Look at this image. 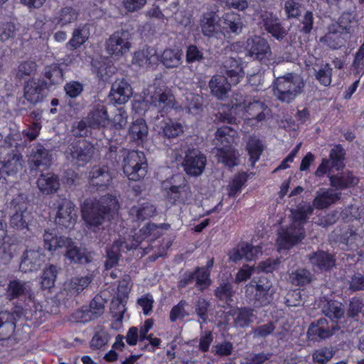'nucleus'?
<instances>
[{"mask_svg":"<svg viewBox=\"0 0 364 364\" xmlns=\"http://www.w3.org/2000/svg\"><path fill=\"white\" fill-rule=\"evenodd\" d=\"M149 130L146 122L142 119L134 121L129 127V135L135 141H144L148 135Z\"/></svg>","mask_w":364,"mask_h":364,"instance_id":"72a5a7b5","label":"nucleus"},{"mask_svg":"<svg viewBox=\"0 0 364 364\" xmlns=\"http://www.w3.org/2000/svg\"><path fill=\"white\" fill-rule=\"evenodd\" d=\"M111 338L109 333L101 329L97 331L90 341V348L94 350H98L106 346Z\"/></svg>","mask_w":364,"mask_h":364,"instance_id":"09e8293b","label":"nucleus"},{"mask_svg":"<svg viewBox=\"0 0 364 364\" xmlns=\"http://www.w3.org/2000/svg\"><path fill=\"white\" fill-rule=\"evenodd\" d=\"M323 323V321H320L318 323L312 324L309 328L307 334L309 339L326 338L331 335V332L322 326Z\"/></svg>","mask_w":364,"mask_h":364,"instance_id":"864d4df0","label":"nucleus"},{"mask_svg":"<svg viewBox=\"0 0 364 364\" xmlns=\"http://www.w3.org/2000/svg\"><path fill=\"white\" fill-rule=\"evenodd\" d=\"M277 260L268 259L265 262H261L257 267L244 265L237 272L235 277V282L240 283L246 281L252 274L259 273V272H272L277 267Z\"/></svg>","mask_w":364,"mask_h":364,"instance_id":"dca6fc26","label":"nucleus"},{"mask_svg":"<svg viewBox=\"0 0 364 364\" xmlns=\"http://www.w3.org/2000/svg\"><path fill=\"white\" fill-rule=\"evenodd\" d=\"M37 185L40 191L46 194L57 191L60 187L58 177L50 173L41 175L37 181Z\"/></svg>","mask_w":364,"mask_h":364,"instance_id":"c85d7f7f","label":"nucleus"},{"mask_svg":"<svg viewBox=\"0 0 364 364\" xmlns=\"http://www.w3.org/2000/svg\"><path fill=\"white\" fill-rule=\"evenodd\" d=\"M6 295L10 299L22 295H26L29 299H31V283L16 279L12 280L9 282L6 289Z\"/></svg>","mask_w":364,"mask_h":364,"instance_id":"393cba45","label":"nucleus"},{"mask_svg":"<svg viewBox=\"0 0 364 364\" xmlns=\"http://www.w3.org/2000/svg\"><path fill=\"white\" fill-rule=\"evenodd\" d=\"M21 156L18 154H12L6 160L2 161L1 168L4 172L9 175L21 168Z\"/></svg>","mask_w":364,"mask_h":364,"instance_id":"a18cd8bd","label":"nucleus"},{"mask_svg":"<svg viewBox=\"0 0 364 364\" xmlns=\"http://www.w3.org/2000/svg\"><path fill=\"white\" fill-rule=\"evenodd\" d=\"M23 95L31 104L42 101L46 96V84L40 80H29L25 85Z\"/></svg>","mask_w":364,"mask_h":364,"instance_id":"6ab92c4d","label":"nucleus"},{"mask_svg":"<svg viewBox=\"0 0 364 364\" xmlns=\"http://www.w3.org/2000/svg\"><path fill=\"white\" fill-rule=\"evenodd\" d=\"M343 149L340 146L333 147L330 153V159L332 166L337 170L343 167Z\"/></svg>","mask_w":364,"mask_h":364,"instance_id":"e2e57ef3","label":"nucleus"},{"mask_svg":"<svg viewBox=\"0 0 364 364\" xmlns=\"http://www.w3.org/2000/svg\"><path fill=\"white\" fill-rule=\"evenodd\" d=\"M202 33L208 37L214 36L221 32L219 18L213 11L204 13L200 21Z\"/></svg>","mask_w":364,"mask_h":364,"instance_id":"412c9836","label":"nucleus"},{"mask_svg":"<svg viewBox=\"0 0 364 364\" xmlns=\"http://www.w3.org/2000/svg\"><path fill=\"white\" fill-rule=\"evenodd\" d=\"M232 63L235 64L236 67L227 72V77L216 75L212 77L209 82L212 94L218 99L225 97L230 90V86L237 85L243 77L244 72L242 67L237 65V63L235 60Z\"/></svg>","mask_w":364,"mask_h":364,"instance_id":"0eeeda50","label":"nucleus"},{"mask_svg":"<svg viewBox=\"0 0 364 364\" xmlns=\"http://www.w3.org/2000/svg\"><path fill=\"white\" fill-rule=\"evenodd\" d=\"M182 53L179 48L166 49L161 57V63L167 68H176L181 63Z\"/></svg>","mask_w":364,"mask_h":364,"instance_id":"58836bf2","label":"nucleus"},{"mask_svg":"<svg viewBox=\"0 0 364 364\" xmlns=\"http://www.w3.org/2000/svg\"><path fill=\"white\" fill-rule=\"evenodd\" d=\"M90 31L87 25H81L73 30L72 37L66 44L68 49L74 50L83 45L89 38Z\"/></svg>","mask_w":364,"mask_h":364,"instance_id":"cd10ccee","label":"nucleus"},{"mask_svg":"<svg viewBox=\"0 0 364 364\" xmlns=\"http://www.w3.org/2000/svg\"><path fill=\"white\" fill-rule=\"evenodd\" d=\"M57 269L53 265L46 267L40 278V284L43 289H50L54 286L57 277Z\"/></svg>","mask_w":364,"mask_h":364,"instance_id":"c03bdc74","label":"nucleus"},{"mask_svg":"<svg viewBox=\"0 0 364 364\" xmlns=\"http://www.w3.org/2000/svg\"><path fill=\"white\" fill-rule=\"evenodd\" d=\"M309 259L314 266V271H326L334 265V260L332 257L324 252L313 254Z\"/></svg>","mask_w":364,"mask_h":364,"instance_id":"7c9ffc66","label":"nucleus"},{"mask_svg":"<svg viewBox=\"0 0 364 364\" xmlns=\"http://www.w3.org/2000/svg\"><path fill=\"white\" fill-rule=\"evenodd\" d=\"M90 183L93 186H103L108 185L111 181L110 174L100 168H95L90 173Z\"/></svg>","mask_w":364,"mask_h":364,"instance_id":"79ce46f5","label":"nucleus"},{"mask_svg":"<svg viewBox=\"0 0 364 364\" xmlns=\"http://www.w3.org/2000/svg\"><path fill=\"white\" fill-rule=\"evenodd\" d=\"M159 228L154 224H149L140 230L141 235L136 239L119 238L114 242L112 247L107 251L105 267L107 269L112 268L119 259L120 252H127L138 247L139 243L144 239L149 238L152 234L158 232Z\"/></svg>","mask_w":364,"mask_h":364,"instance_id":"39448f33","label":"nucleus"},{"mask_svg":"<svg viewBox=\"0 0 364 364\" xmlns=\"http://www.w3.org/2000/svg\"><path fill=\"white\" fill-rule=\"evenodd\" d=\"M158 61L156 52L154 48H146L134 53L133 63L140 67H148L155 65Z\"/></svg>","mask_w":364,"mask_h":364,"instance_id":"c756f323","label":"nucleus"},{"mask_svg":"<svg viewBox=\"0 0 364 364\" xmlns=\"http://www.w3.org/2000/svg\"><path fill=\"white\" fill-rule=\"evenodd\" d=\"M331 186L338 188H344L357 183V178L348 173H343L341 176L330 178Z\"/></svg>","mask_w":364,"mask_h":364,"instance_id":"49530a36","label":"nucleus"},{"mask_svg":"<svg viewBox=\"0 0 364 364\" xmlns=\"http://www.w3.org/2000/svg\"><path fill=\"white\" fill-rule=\"evenodd\" d=\"M127 122V114L123 108L117 109L113 119H110V125L108 128L120 129L123 128Z\"/></svg>","mask_w":364,"mask_h":364,"instance_id":"13d9d810","label":"nucleus"},{"mask_svg":"<svg viewBox=\"0 0 364 364\" xmlns=\"http://www.w3.org/2000/svg\"><path fill=\"white\" fill-rule=\"evenodd\" d=\"M132 41L130 32L126 30L117 31L106 41V50L111 56L119 59L129 52Z\"/></svg>","mask_w":364,"mask_h":364,"instance_id":"9b49d317","label":"nucleus"},{"mask_svg":"<svg viewBox=\"0 0 364 364\" xmlns=\"http://www.w3.org/2000/svg\"><path fill=\"white\" fill-rule=\"evenodd\" d=\"M131 211L132 214L136 213L138 219L144 220L154 214L155 208L151 203H145L139 208L134 207Z\"/></svg>","mask_w":364,"mask_h":364,"instance_id":"bf43d9fd","label":"nucleus"},{"mask_svg":"<svg viewBox=\"0 0 364 364\" xmlns=\"http://www.w3.org/2000/svg\"><path fill=\"white\" fill-rule=\"evenodd\" d=\"M10 219V226L16 230L25 229L28 226V220L29 218L28 212L20 213L12 212Z\"/></svg>","mask_w":364,"mask_h":364,"instance_id":"603ef678","label":"nucleus"},{"mask_svg":"<svg viewBox=\"0 0 364 364\" xmlns=\"http://www.w3.org/2000/svg\"><path fill=\"white\" fill-rule=\"evenodd\" d=\"M245 50L250 57L260 61L268 60L272 54L267 41L257 36L247 39Z\"/></svg>","mask_w":364,"mask_h":364,"instance_id":"ddd939ff","label":"nucleus"},{"mask_svg":"<svg viewBox=\"0 0 364 364\" xmlns=\"http://www.w3.org/2000/svg\"><path fill=\"white\" fill-rule=\"evenodd\" d=\"M9 202V208L12 212H28V200L25 195L16 193L12 196L11 198H8Z\"/></svg>","mask_w":364,"mask_h":364,"instance_id":"37998d69","label":"nucleus"},{"mask_svg":"<svg viewBox=\"0 0 364 364\" xmlns=\"http://www.w3.org/2000/svg\"><path fill=\"white\" fill-rule=\"evenodd\" d=\"M244 24L240 16L235 13H228L223 16V26L221 33L225 36L230 33L239 35L242 33Z\"/></svg>","mask_w":364,"mask_h":364,"instance_id":"5701e85b","label":"nucleus"},{"mask_svg":"<svg viewBox=\"0 0 364 364\" xmlns=\"http://www.w3.org/2000/svg\"><path fill=\"white\" fill-rule=\"evenodd\" d=\"M91 280L90 276L73 277L70 281L65 283L64 289L68 291L71 296L77 295L88 287Z\"/></svg>","mask_w":364,"mask_h":364,"instance_id":"f704fd0d","label":"nucleus"},{"mask_svg":"<svg viewBox=\"0 0 364 364\" xmlns=\"http://www.w3.org/2000/svg\"><path fill=\"white\" fill-rule=\"evenodd\" d=\"M105 306L102 299L99 297H95L90 303V309L87 314L89 319H95L104 313Z\"/></svg>","mask_w":364,"mask_h":364,"instance_id":"680f3d73","label":"nucleus"},{"mask_svg":"<svg viewBox=\"0 0 364 364\" xmlns=\"http://www.w3.org/2000/svg\"><path fill=\"white\" fill-rule=\"evenodd\" d=\"M119 208V203L113 196L102 198L100 205L85 200L82 208V218L90 228H95L102 224L105 218H113Z\"/></svg>","mask_w":364,"mask_h":364,"instance_id":"f257e3e1","label":"nucleus"},{"mask_svg":"<svg viewBox=\"0 0 364 364\" xmlns=\"http://www.w3.org/2000/svg\"><path fill=\"white\" fill-rule=\"evenodd\" d=\"M66 257L70 262L75 263H87L91 259V255L85 249L79 248L73 245V242L70 240V244L67 245Z\"/></svg>","mask_w":364,"mask_h":364,"instance_id":"2f4dec72","label":"nucleus"},{"mask_svg":"<svg viewBox=\"0 0 364 364\" xmlns=\"http://www.w3.org/2000/svg\"><path fill=\"white\" fill-rule=\"evenodd\" d=\"M94 152V148L86 141H80L75 146L69 148L66 152L67 157L77 164L83 165L85 162L90 161Z\"/></svg>","mask_w":364,"mask_h":364,"instance_id":"2eb2a0df","label":"nucleus"},{"mask_svg":"<svg viewBox=\"0 0 364 364\" xmlns=\"http://www.w3.org/2000/svg\"><path fill=\"white\" fill-rule=\"evenodd\" d=\"M146 167L145 155L141 151H129L124 160V173L132 181L143 178L146 174Z\"/></svg>","mask_w":364,"mask_h":364,"instance_id":"9d476101","label":"nucleus"},{"mask_svg":"<svg viewBox=\"0 0 364 364\" xmlns=\"http://www.w3.org/2000/svg\"><path fill=\"white\" fill-rule=\"evenodd\" d=\"M202 105V98L193 93H187L186 95V109L189 113L197 114L199 113Z\"/></svg>","mask_w":364,"mask_h":364,"instance_id":"3c124183","label":"nucleus"},{"mask_svg":"<svg viewBox=\"0 0 364 364\" xmlns=\"http://www.w3.org/2000/svg\"><path fill=\"white\" fill-rule=\"evenodd\" d=\"M333 357V352L330 348H323L316 350L313 354L315 362L324 364Z\"/></svg>","mask_w":364,"mask_h":364,"instance_id":"338daca9","label":"nucleus"},{"mask_svg":"<svg viewBox=\"0 0 364 364\" xmlns=\"http://www.w3.org/2000/svg\"><path fill=\"white\" fill-rule=\"evenodd\" d=\"M289 279L293 284L304 285L311 282V274L305 269H299L292 272L289 276Z\"/></svg>","mask_w":364,"mask_h":364,"instance_id":"4d7b16f0","label":"nucleus"},{"mask_svg":"<svg viewBox=\"0 0 364 364\" xmlns=\"http://www.w3.org/2000/svg\"><path fill=\"white\" fill-rule=\"evenodd\" d=\"M164 196L171 203H184L190 197V190L181 175H175L162 182Z\"/></svg>","mask_w":364,"mask_h":364,"instance_id":"1a4fd4ad","label":"nucleus"},{"mask_svg":"<svg viewBox=\"0 0 364 364\" xmlns=\"http://www.w3.org/2000/svg\"><path fill=\"white\" fill-rule=\"evenodd\" d=\"M50 161L51 159L48 151L41 146L36 147L29 159V162L32 168L38 167L40 166H48Z\"/></svg>","mask_w":364,"mask_h":364,"instance_id":"c9c22d12","label":"nucleus"},{"mask_svg":"<svg viewBox=\"0 0 364 364\" xmlns=\"http://www.w3.org/2000/svg\"><path fill=\"white\" fill-rule=\"evenodd\" d=\"M9 316L6 312L0 313V338L2 339L10 336L14 331V323L8 321Z\"/></svg>","mask_w":364,"mask_h":364,"instance_id":"5fc2aeb1","label":"nucleus"},{"mask_svg":"<svg viewBox=\"0 0 364 364\" xmlns=\"http://www.w3.org/2000/svg\"><path fill=\"white\" fill-rule=\"evenodd\" d=\"M88 127L90 128H108L110 125V118L106 107L97 104L92 107L87 117Z\"/></svg>","mask_w":364,"mask_h":364,"instance_id":"a211bd4d","label":"nucleus"},{"mask_svg":"<svg viewBox=\"0 0 364 364\" xmlns=\"http://www.w3.org/2000/svg\"><path fill=\"white\" fill-rule=\"evenodd\" d=\"M231 103L230 114L225 115L223 118L224 121L226 120L230 123H236L237 118L250 119L246 114L261 121L264 119V112L267 110V107L262 102L251 97L243 98L242 96L238 95Z\"/></svg>","mask_w":364,"mask_h":364,"instance_id":"7ed1b4c3","label":"nucleus"},{"mask_svg":"<svg viewBox=\"0 0 364 364\" xmlns=\"http://www.w3.org/2000/svg\"><path fill=\"white\" fill-rule=\"evenodd\" d=\"M246 149L250 156V160L252 164H255L259 159L263 151L264 146L259 139L251 137L247 143Z\"/></svg>","mask_w":364,"mask_h":364,"instance_id":"ea45409f","label":"nucleus"},{"mask_svg":"<svg viewBox=\"0 0 364 364\" xmlns=\"http://www.w3.org/2000/svg\"><path fill=\"white\" fill-rule=\"evenodd\" d=\"M193 279L200 289H205L210 284V272L204 268H198L194 274H188L187 279L180 282V287H184Z\"/></svg>","mask_w":364,"mask_h":364,"instance_id":"bb28decb","label":"nucleus"},{"mask_svg":"<svg viewBox=\"0 0 364 364\" xmlns=\"http://www.w3.org/2000/svg\"><path fill=\"white\" fill-rule=\"evenodd\" d=\"M332 69L328 64H326L316 74L317 80L323 85L328 86L331 83Z\"/></svg>","mask_w":364,"mask_h":364,"instance_id":"69168bd1","label":"nucleus"},{"mask_svg":"<svg viewBox=\"0 0 364 364\" xmlns=\"http://www.w3.org/2000/svg\"><path fill=\"white\" fill-rule=\"evenodd\" d=\"M323 311L326 316L332 320L341 318L344 313L342 304L335 301H328L323 307Z\"/></svg>","mask_w":364,"mask_h":364,"instance_id":"de8ad7c7","label":"nucleus"},{"mask_svg":"<svg viewBox=\"0 0 364 364\" xmlns=\"http://www.w3.org/2000/svg\"><path fill=\"white\" fill-rule=\"evenodd\" d=\"M338 198V195L331 190H320L317 192L313 204L315 208L323 209L334 203Z\"/></svg>","mask_w":364,"mask_h":364,"instance_id":"4c0bfd02","label":"nucleus"},{"mask_svg":"<svg viewBox=\"0 0 364 364\" xmlns=\"http://www.w3.org/2000/svg\"><path fill=\"white\" fill-rule=\"evenodd\" d=\"M132 95L131 85L124 79L117 80L112 85L111 100L117 104L126 103Z\"/></svg>","mask_w":364,"mask_h":364,"instance_id":"aec40b11","label":"nucleus"},{"mask_svg":"<svg viewBox=\"0 0 364 364\" xmlns=\"http://www.w3.org/2000/svg\"><path fill=\"white\" fill-rule=\"evenodd\" d=\"M43 237L45 247L50 252H54L63 247H67L68 244H70V240L68 238L57 237L55 233L48 231L44 233Z\"/></svg>","mask_w":364,"mask_h":364,"instance_id":"e433bc0d","label":"nucleus"},{"mask_svg":"<svg viewBox=\"0 0 364 364\" xmlns=\"http://www.w3.org/2000/svg\"><path fill=\"white\" fill-rule=\"evenodd\" d=\"M313 212L310 205H306L292 212L293 222L289 228H282L279 232L277 243L279 250L289 249L304 237L302 224Z\"/></svg>","mask_w":364,"mask_h":364,"instance_id":"f03ea898","label":"nucleus"},{"mask_svg":"<svg viewBox=\"0 0 364 364\" xmlns=\"http://www.w3.org/2000/svg\"><path fill=\"white\" fill-rule=\"evenodd\" d=\"M187 306L188 304L185 301H181L174 306L170 312V320L173 322L178 318L190 315L191 313L186 309Z\"/></svg>","mask_w":364,"mask_h":364,"instance_id":"052dcab7","label":"nucleus"},{"mask_svg":"<svg viewBox=\"0 0 364 364\" xmlns=\"http://www.w3.org/2000/svg\"><path fill=\"white\" fill-rule=\"evenodd\" d=\"M255 291V299L262 305L269 304L275 290L272 288V282L266 277H260L258 280L254 278L247 286L246 293L248 295Z\"/></svg>","mask_w":364,"mask_h":364,"instance_id":"f8f14e48","label":"nucleus"},{"mask_svg":"<svg viewBox=\"0 0 364 364\" xmlns=\"http://www.w3.org/2000/svg\"><path fill=\"white\" fill-rule=\"evenodd\" d=\"M159 133L168 139H174L184 132L183 125L178 121L166 119H163L156 124Z\"/></svg>","mask_w":364,"mask_h":364,"instance_id":"4be33fe9","label":"nucleus"},{"mask_svg":"<svg viewBox=\"0 0 364 364\" xmlns=\"http://www.w3.org/2000/svg\"><path fill=\"white\" fill-rule=\"evenodd\" d=\"M206 159L197 150L189 151L185 158L183 166L186 172L191 176L202 173L205 166Z\"/></svg>","mask_w":364,"mask_h":364,"instance_id":"f3484780","label":"nucleus"},{"mask_svg":"<svg viewBox=\"0 0 364 364\" xmlns=\"http://www.w3.org/2000/svg\"><path fill=\"white\" fill-rule=\"evenodd\" d=\"M125 304L126 300L123 298L119 297L118 296L117 298L112 299L111 302L110 309L114 316L116 317L117 321L121 322L123 318V315L126 310Z\"/></svg>","mask_w":364,"mask_h":364,"instance_id":"6e6d98bb","label":"nucleus"},{"mask_svg":"<svg viewBox=\"0 0 364 364\" xmlns=\"http://www.w3.org/2000/svg\"><path fill=\"white\" fill-rule=\"evenodd\" d=\"M328 30L329 33L322 38L321 41L327 43L332 48L336 49L340 47L342 45V42H335L334 41H331V40L336 34L343 33L344 31H347V26H341L338 23H334L329 26Z\"/></svg>","mask_w":364,"mask_h":364,"instance_id":"a19ab883","label":"nucleus"},{"mask_svg":"<svg viewBox=\"0 0 364 364\" xmlns=\"http://www.w3.org/2000/svg\"><path fill=\"white\" fill-rule=\"evenodd\" d=\"M75 220L76 213L73 203L67 199L61 200L58 205L55 223L65 228H70L74 225Z\"/></svg>","mask_w":364,"mask_h":364,"instance_id":"4468645a","label":"nucleus"},{"mask_svg":"<svg viewBox=\"0 0 364 364\" xmlns=\"http://www.w3.org/2000/svg\"><path fill=\"white\" fill-rule=\"evenodd\" d=\"M262 21L265 29L277 39L283 38L287 31L281 26L278 18L272 13L265 12L262 16Z\"/></svg>","mask_w":364,"mask_h":364,"instance_id":"b1692460","label":"nucleus"},{"mask_svg":"<svg viewBox=\"0 0 364 364\" xmlns=\"http://www.w3.org/2000/svg\"><path fill=\"white\" fill-rule=\"evenodd\" d=\"M232 316L237 326L244 327L252 321V313L248 309H237L233 311Z\"/></svg>","mask_w":364,"mask_h":364,"instance_id":"8fccbe9b","label":"nucleus"},{"mask_svg":"<svg viewBox=\"0 0 364 364\" xmlns=\"http://www.w3.org/2000/svg\"><path fill=\"white\" fill-rule=\"evenodd\" d=\"M147 102L156 107L159 112H166L173 107L175 98L171 90L161 80H156L144 92V100L142 102H134V108L142 107L143 109H146Z\"/></svg>","mask_w":364,"mask_h":364,"instance_id":"20e7f679","label":"nucleus"},{"mask_svg":"<svg viewBox=\"0 0 364 364\" xmlns=\"http://www.w3.org/2000/svg\"><path fill=\"white\" fill-rule=\"evenodd\" d=\"M303 85V80L298 75L279 77L276 82L274 95L282 102H289L301 92Z\"/></svg>","mask_w":364,"mask_h":364,"instance_id":"6e6552de","label":"nucleus"},{"mask_svg":"<svg viewBox=\"0 0 364 364\" xmlns=\"http://www.w3.org/2000/svg\"><path fill=\"white\" fill-rule=\"evenodd\" d=\"M78 13L70 7H66L61 9L53 17L51 22L55 26L63 27L77 19Z\"/></svg>","mask_w":364,"mask_h":364,"instance_id":"473e14b6","label":"nucleus"},{"mask_svg":"<svg viewBox=\"0 0 364 364\" xmlns=\"http://www.w3.org/2000/svg\"><path fill=\"white\" fill-rule=\"evenodd\" d=\"M146 0H122V6L128 12H136L146 4Z\"/></svg>","mask_w":364,"mask_h":364,"instance_id":"774afa93","label":"nucleus"},{"mask_svg":"<svg viewBox=\"0 0 364 364\" xmlns=\"http://www.w3.org/2000/svg\"><path fill=\"white\" fill-rule=\"evenodd\" d=\"M237 133L229 127L219 128L215 134V144L217 145V156L220 162L225 166L232 167L237 164L235 151L230 145L234 142Z\"/></svg>","mask_w":364,"mask_h":364,"instance_id":"423d86ee","label":"nucleus"},{"mask_svg":"<svg viewBox=\"0 0 364 364\" xmlns=\"http://www.w3.org/2000/svg\"><path fill=\"white\" fill-rule=\"evenodd\" d=\"M284 10L288 18H296L301 14V4L295 0H287L284 4Z\"/></svg>","mask_w":364,"mask_h":364,"instance_id":"0e129e2a","label":"nucleus"},{"mask_svg":"<svg viewBox=\"0 0 364 364\" xmlns=\"http://www.w3.org/2000/svg\"><path fill=\"white\" fill-rule=\"evenodd\" d=\"M44 256L38 250H27L20 265L22 271H32L40 266L43 262Z\"/></svg>","mask_w":364,"mask_h":364,"instance_id":"a878e982","label":"nucleus"}]
</instances>
